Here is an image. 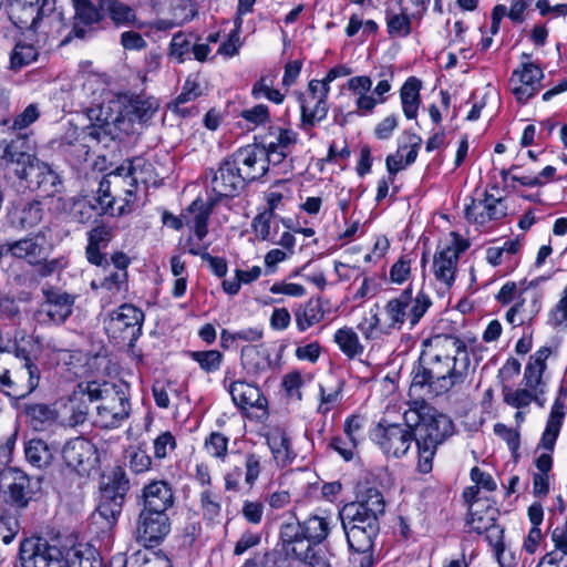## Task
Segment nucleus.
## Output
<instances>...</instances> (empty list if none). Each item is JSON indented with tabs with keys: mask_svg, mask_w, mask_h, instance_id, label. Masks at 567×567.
<instances>
[{
	"mask_svg": "<svg viewBox=\"0 0 567 567\" xmlns=\"http://www.w3.org/2000/svg\"><path fill=\"white\" fill-rule=\"evenodd\" d=\"M404 411V425L379 424L373 440L384 454L401 457L409 451L412 441L417 449L416 468L427 474L432 471L437 446L453 434L452 420L430 405L426 400L412 399Z\"/></svg>",
	"mask_w": 567,
	"mask_h": 567,
	"instance_id": "1",
	"label": "nucleus"
},
{
	"mask_svg": "<svg viewBox=\"0 0 567 567\" xmlns=\"http://www.w3.org/2000/svg\"><path fill=\"white\" fill-rule=\"evenodd\" d=\"M424 365L414 373L409 394L412 399L437 396L465 382L470 354L463 340L451 334H436L423 342Z\"/></svg>",
	"mask_w": 567,
	"mask_h": 567,
	"instance_id": "2",
	"label": "nucleus"
},
{
	"mask_svg": "<svg viewBox=\"0 0 567 567\" xmlns=\"http://www.w3.org/2000/svg\"><path fill=\"white\" fill-rule=\"evenodd\" d=\"M145 166H151V164L136 157L127 165L122 164L100 182L95 197V202L100 206V214L122 216L134 209L137 200V184Z\"/></svg>",
	"mask_w": 567,
	"mask_h": 567,
	"instance_id": "3",
	"label": "nucleus"
},
{
	"mask_svg": "<svg viewBox=\"0 0 567 567\" xmlns=\"http://www.w3.org/2000/svg\"><path fill=\"white\" fill-rule=\"evenodd\" d=\"M19 558L22 567H99L100 561L84 556L79 547H71L65 554L42 538L24 539L20 544Z\"/></svg>",
	"mask_w": 567,
	"mask_h": 567,
	"instance_id": "4",
	"label": "nucleus"
},
{
	"mask_svg": "<svg viewBox=\"0 0 567 567\" xmlns=\"http://www.w3.org/2000/svg\"><path fill=\"white\" fill-rule=\"evenodd\" d=\"M0 158L12 166L17 177H25V169L37 158L31 134L10 130L9 120L0 122Z\"/></svg>",
	"mask_w": 567,
	"mask_h": 567,
	"instance_id": "5",
	"label": "nucleus"
},
{
	"mask_svg": "<svg viewBox=\"0 0 567 567\" xmlns=\"http://www.w3.org/2000/svg\"><path fill=\"white\" fill-rule=\"evenodd\" d=\"M144 312L132 303H123L103 319L104 330L115 343L133 347L142 334Z\"/></svg>",
	"mask_w": 567,
	"mask_h": 567,
	"instance_id": "6",
	"label": "nucleus"
},
{
	"mask_svg": "<svg viewBox=\"0 0 567 567\" xmlns=\"http://www.w3.org/2000/svg\"><path fill=\"white\" fill-rule=\"evenodd\" d=\"M94 424L102 429L117 427L130 415L131 404L126 393L113 383H100Z\"/></svg>",
	"mask_w": 567,
	"mask_h": 567,
	"instance_id": "7",
	"label": "nucleus"
},
{
	"mask_svg": "<svg viewBox=\"0 0 567 567\" xmlns=\"http://www.w3.org/2000/svg\"><path fill=\"white\" fill-rule=\"evenodd\" d=\"M128 488V480L121 467H115L105 477L95 515L102 518L107 527L116 524Z\"/></svg>",
	"mask_w": 567,
	"mask_h": 567,
	"instance_id": "8",
	"label": "nucleus"
},
{
	"mask_svg": "<svg viewBox=\"0 0 567 567\" xmlns=\"http://www.w3.org/2000/svg\"><path fill=\"white\" fill-rule=\"evenodd\" d=\"M0 484L6 488L7 502L18 509L25 508L40 489L39 478L13 466L0 471Z\"/></svg>",
	"mask_w": 567,
	"mask_h": 567,
	"instance_id": "9",
	"label": "nucleus"
},
{
	"mask_svg": "<svg viewBox=\"0 0 567 567\" xmlns=\"http://www.w3.org/2000/svg\"><path fill=\"white\" fill-rule=\"evenodd\" d=\"M42 293L43 301L34 313L37 321L62 324L72 315L76 296L53 287L43 288Z\"/></svg>",
	"mask_w": 567,
	"mask_h": 567,
	"instance_id": "10",
	"label": "nucleus"
},
{
	"mask_svg": "<svg viewBox=\"0 0 567 567\" xmlns=\"http://www.w3.org/2000/svg\"><path fill=\"white\" fill-rule=\"evenodd\" d=\"M468 247L457 233L452 231L450 239L437 250L433 259V271L435 279L450 288L455 280V271L460 255Z\"/></svg>",
	"mask_w": 567,
	"mask_h": 567,
	"instance_id": "11",
	"label": "nucleus"
},
{
	"mask_svg": "<svg viewBox=\"0 0 567 567\" xmlns=\"http://www.w3.org/2000/svg\"><path fill=\"white\" fill-rule=\"evenodd\" d=\"M171 532L167 513L142 508L135 529V539L146 548L157 547Z\"/></svg>",
	"mask_w": 567,
	"mask_h": 567,
	"instance_id": "12",
	"label": "nucleus"
},
{
	"mask_svg": "<svg viewBox=\"0 0 567 567\" xmlns=\"http://www.w3.org/2000/svg\"><path fill=\"white\" fill-rule=\"evenodd\" d=\"M208 186L214 194V200L231 198L238 195L246 186L238 168L229 157L223 159L217 169L207 174Z\"/></svg>",
	"mask_w": 567,
	"mask_h": 567,
	"instance_id": "13",
	"label": "nucleus"
},
{
	"mask_svg": "<svg viewBox=\"0 0 567 567\" xmlns=\"http://www.w3.org/2000/svg\"><path fill=\"white\" fill-rule=\"evenodd\" d=\"M385 501L382 493L374 487L362 492L355 503L348 504L340 513V517L349 520L378 523L379 516L383 515Z\"/></svg>",
	"mask_w": 567,
	"mask_h": 567,
	"instance_id": "14",
	"label": "nucleus"
},
{
	"mask_svg": "<svg viewBox=\"0 0 567 567\" xmlns=\"http://www.w3.org/2000/svg\"><path fill=\"white\" fill-rule=\"evenodd\" d=\"M4 255L25 260L30 266L40 264L50 252V246L43 231H38L21 239L2 244Z\"/></svg>",
	"mask_w": 567,
	"mask_h": 567,
	"instance_id": "15",
	"label": "nucleus"
},
{
	"mask_svg": "<svg viewBox=\"0 0 567 567\" xmlns=\"http://www.w3.org/2000/svg\"><path fill=\"white\" fill-rule=\"evenodd\" d=\"M266 155L265 147L252 144L239 148L228 157L237 166L239 174L247 184L262 177L267 173Z\"/></svg>",
	"mask_w": 567,
	"mask_h": 567,
	"instance_id": "16",
	"label": "nucleus"
},
{
	"mask_svg": "<svg viewBox=\"0 0 567 567\" xmlns=\"http://www.w3.org/2000/svg\"><path fill=\"white\" fill-rule=\"evenodd\" d=\"M543 70L532 63L523 62L520 69L513 72L511 78L512 92L517 101L525 104L542 89Z\"/></svg>",
	"mask_w": 567,
	"mask_h": 567,
	"instance_id": "17",
	"label": "nucleus"
},
{
	"mask_svg": "<svg viewBox=\"0 0 567 567\" xmlns=\"http://www.w3.org/2000/svg\"><path fill=\"white\" fill-rule=\"evenodd\" d=\"M95 453L94 444L84 437H75L69 441L62 450L66 466L81 475L87 474L93 466Z\"/></svg>",
	"mask_w": 567,
	"mask_h": 567,
	"instance_id": "18",
	"label": "nucleus"
},
{
	"mask_svg": "<svg viewBox=\"0 0 567 567\" xmlns=\"http://www.w3.org/2000/svg\"><path fill=\"white\" fill-rule=\"evenodd\" d=\"M97 394H101L100 382H81L70 398L69 424L76 426L83 424L90 413V403L96 402Z\"/></svg>",
	"mask_w": 567,
	"mask_h": 567,
	"instance_id": "19",
	"label": "nucleus"
},
{
	"mask_svg": "<svg viewBox=\"0 0 567 567\" xmlns=\"http://www.w3.org/2000/svg\"><path fill=\"white\" fill-rule=\"evenodd\" d=\"M25 177H18L25 181L28 187L37 188L43 196H53L61 187L60 176L47 164L38 158L25 169Z\"/></svg>",
	"mask_w": 567,
	"mask_h": 567,
	"instance_id": "20",
	"label": "nucleus"
},
{
	"mask_svg": "<svg viewBox=\"0 0 567 567\" xmlns=\"http://www.w3.org/2000/svg\"><path fill=\"white\" fill-rule=\"evenodd\" d=\"M464 212L467 220L485 224L488 220H496L506 216V206L502 198H495L484 192L482 199L471 198V203L465 206Z\"/></svg>",
	"mask_w": 567,
	"mask_h": 567,
	"instance_id": "21",
	"label": "nucleus"
},
{
	"mask_svg": "<svg viewBox=\"0 0 567 567\" xmlns=\"http://www.w3.org/2000/svg\"><path fill=\"white\" fill-rule=\"evenodd\" d=\"M349 547L357 553H367L373 546L379 532V523L349 520L341 517Z\"/></svg>",
	"mask_w": 567,
	"mask_h": 567,
	"instance_id": "22",
	"label": "nucleus"
},
{
	"mask_svg": "<svg viewBox=\"0 0 567 567\" xmlns=\"http://www.w3.org/2000/svg\"><path fill=\"white\" fill-rule=\"evenodd\" d=\"M87 115L92 123L86 127V133L96 141H101L104 136L112 135L114 127L124 128L122 127L120 111L114 114L110 105L92 107L89 110Z\"/></svg>",
	"mask_w": 567,
	"mask_h": 567,
	"instance_id": "23",
	"label": "nucleus"
},
{
	"mask_svg": "<svg viewBox=\"0 0 567 567\" xmlns=\"http://www.w3.org/2000/svg\"><path fill=\"white\" fill-rule=\"evenodd\" d=\"M127 271H110L99 282L93 280L91 288L100 290L101 302L104 306L126 298L128 291Z\"/></svg>",
	"mask_w": 567,
	"mask_h": 567,
	"instance_id": "24",
	"label": "nucleus"
},
{
	"mask_svg": "<svg viewBox=\"0 0 567 567\" xmlns=\"http://www.w3.org/2000/svg\"><path fill=\"white\" fill-rule=\"evenodd\" d=\"M143 508L167 513L175 503L171 484L166 481H153L142 489Z\"/></svg>",
	"mask_w": 567,
	"mask_h": 567,
	"instance_id": "25",
	"label": "nucleus"
},
{
	"mask_svg": "<svg viewBox=\"0 0 567 567\" xmlns=\"http://www.w3.org/2000/svg\"><path fill=\"white\" fill-rule=\"evenodd\" d=\"M279 540L286 556L297 560L302 555L309 540L303 533L299 522L284 523L279 530Z\"/></svg>",
	"mask_w": 567,
	"mask_h": 567,
	"instance_id": "26",
	"label": "nucleus"
},
{
	"mask_svg": "<svg viewBox=\"0 0 567 567\" xmlns=\"http://www.w3.org/2000/svg\"><path fill=\"white\" fill-rule=\"evenodd\" d=\"M157 109L158 103L153 97L132 96L123 103V107L120 110L122 124H124L125 120L132 123H146L152 118Z\"/></svg>",
	"mask_w": 567,
	"mask_h": 567,
	"instance_id": "27",
	"label": "nucleus"
},
{
	"mask_svg": "<svg viewBox=\"0 0 567 567\" xmlns=\"http://www.w3.org/2000/svg\"><path fill=\"white\" fill-rule=\"evenodd\" d=\"M72 2L75 10L73 33L78 38H83L85 35V30L80 27V23L83 25H91L103 19L101 0H96V2L92 0H72Z\"/></svg>",
	"mask_w": 567,
	"mask_h": 567,
	"instance_id": "28",
	"label": "nucleus"
},
{
	"mask_svg": "<svg viewBox=\"0 0 567 567\" xmlns=\"http://www.w3.org/2000/svg\"><path fill=\"white\" fill-rule=\"evenodd\" d=\"M216 203L217 202L214 200L213 197L209 198L208 203L196 199L190 204L186 214L184 215L186 224L194 229L195 236L198 240L204 239L208 233V218Z\"/></svg>",
	"mask_w": 567,
	"mask_h": 567,
	"instance_id": "29",
	"label": "nucleus"
},
{
	"mask_svg": "<svg viewBox=\"0 0 567 567\" xmlns=\"http://www.w3.org/2000/svg\"><path fill=\"white\" fill-rule=\"evenodd\" d=\"M267 444L272 453L275 461L286 466L296 456L291 450L290 439L281 427L271 429L266 435Z\"/></svg>",
	"mask_w": 567,
	"mask_h": 567,
	"instance_id": "30",
	"label": "nucleus"
},
{
	"mask_svg": "<svg viewBox=\"0 0 567 567\" xmlns=\"http://www.w3.org/2000/svg\"><path fill=\"white\" fill-rule=\"evenodd\" d=\"M16 379H18V400L25 399L39 386L41 372L39 367L32 361L20 363L14 368Z\"/></svg>",
	"mask_w": 567,
	"mask_h": 567,
	"instance_id": "31",
	"label": "nucleus"
},
{
	"mask_svg": "<svg viewBox=\"0 0 567 567\" xmlns=\"http://www.w3.org/2000/svg\"><path fill=\"white\" fill-rule=\"evenodd\" d=\"M551 354V350L547 347H542L533 355L524 371L525 386L535 391L542 385L543 373L546 370V361Z\"/></svg>",
	"mask_w": 567,
	"mask_h": 567,
	"instance_id": "32",
	"label": "nucleus"
},
{
	"mask_svg": "<svg viewBox=\"0 0 567 567\" xmlns=\"http://www.w3.org/2000/svg\"><path fill=\"white\" fill-rule=\"evenodd\" d=\"M204 91L205 90L199 82L198 75H189L186 79L179 95L168 104L169 110L182 116H186L189 113V109L186 104L204 95Z\"/></svg>",
	"mask_w": 567,
	"mask_h": 567,
	"instance_id": "33",
	"label": "nucleus"
},
{
	"mask_svg": "<svg viewBox=\"0 0 567 567\" xmlns=\"http://www.w3.org/2000/svg\"><path fill=\"white\" fill-rule=\"evenodd\" d=\"M101 10L103 19L110 18L117 27L131 25L137 20L135 10L121 0H101Z\"/></svg>",
	"mask_w": 567,
	"mask_h": 567,
	"instance_id": "34",
	"label": "nucleus"
},
{
	"mask_svg": "<svg viewBox=\"0 0 567 567\" xmlns=\"http://www.w3.org/2000/svg\"><path fill=\"white\" fill-rule=\"evenodd\" d=\"M564 403L560 399H556L551 406L549 417L547 420L546 429L540 439L539 445L545 450L553 451L556 440L558 437L563 420H564Z\"/></svg>",
	"mask_w": 567,
	"mask_h": 567,
	"instance_id": "35",
	"label": "nucleus"
},
{
	"mask_svg": "<svg viewBox=\"0 0 567 567\" xmlns=\"http://www.w3.org/2000/svg\"><path fill=\"white\" fill-rule=\"evenodd\" d=\"M415 16L409 6L400 7V12L386 10L385 20L391 38H405L411 33V19Z\"/></svg>",
	"mask_w": 567,
	"mask_h": 567,
	"instance_id": "36",
	"label": "nucleus"
},
{
	"mask_svg": "<svg viewBox=\"0 0 567 567\" xmlns=\"http://www.w3.org/2000/svg\"><path fill=\"white\" fill-rule=\"evenodd\" d=\"M295 317L297 328L300 331H306L316 323H319L324 318V309L321 300L309 299L296 310Z\"/></svg>",
	"mask_w": 567,
	"mask_h": 567,
	"instance_id": "37",
	"label": "nucleus"
},
{
	"mask_svg": "<svg viewBox=\"0 0 567 567\" xmlns=\"http://www.w3.org/2000/svg\"><path fill=\"white\" fill-rule=\"evenodd\" d=\"M50 13L40 11V7L21 6L10 1V17L20 29H35L39 21Z\"/></svg>",
	"mask_w": 567,
	"mask_h": 567,
	"instance_id": "38",
	"label": "nucleus"
},
{
	"mask_svg": "<svg viewBox=\"0 0 567 567\" xmlns=\"http://www.w3.org/2000/svg\"><path fill=\"white\" fill-rule=\"evenodd\" d=\"M327 99L324 93L316 97V100L303 99V95H300L301 121L305 126H312L316 122L326 118L329 110Z\"/></svg>",
	"mask_w": 567,
	"mask_h": 567,
	"instance_id": "39",
	"label": "nucleus"
},
{
	"mask_svg": "<svg viewBox=\"0 0 567 567\" xmlns=\"http://www.w3.org/2000/svg\"><path fill=\"white\" fill-rule=\"evenodd\" d=\"M412 301L411 288L405 289L398 298L390 300L385 306V315L390 320V327L401 328L405 319H409L408 307Z\"/></svg>",
	"mask_w": 567,
	"mask_h": 567,
	"instance_id": "40",
	"label": "nucleus"
},
{
	"mask_svg": "<svg viewBox=\"0 0 567 567\" xmlns=\"http://www.w3.org/2000/svg\"><path fill=\"white\" fill-rule=\"evenodd\" d=\"M309 543H323L330 533V518L322 515H311L302 522H299Z\"/></svg>",
	"mask_w": 567,
	"mask_h": 567,
	"instance_id": "41",
	"label": "nucleus"
},
{
	"mask_svg": "<svg viewBox=\"0 0 567 567\" xmlns=\"http://www.w3.org/2000/svg\"><path fill=\"white\" fill-rule=\"evenodd\" d=\"M421 82L416 78L408 79L401 87V102L404 115L415 118L420 106Z\"/></svg>",
	"mask_w": 567,
	"mask_h": 567,
	"instance_id": "42",
	"label": "nucleus"
},
{
	"mask_svg": "<svg viewBox=\"0 0 567 567\" xmlns=\"http://www.w3.org/2000/svg\"><path fill=\"white\" fill-rule=\"evenodd\" d=\"M333 554L322 543H310L297 558L308 567H332Z\"/></svg>",
	"mask_w": 567,
	"mask_h": 567,
	"instance_id": "43",
	"label": "nucleus"
},
{
	"mask_svg": "<svg viewBox=\"0 0 567 567\" xmlns=\"http://www.w3.org/2000/svg\"><path fill=\"white\" fill-rule=\"evenodd\" d=\"M25 416L35 431H43L56 420V412L43 403L29 404L24 408Z\"/></svg>",
	"mask_w": 567,
	"mask_h": 567,
	"instance_id": "44",
	"label": "nucleus"
},
{
	"mask_svg": "<svg viewBox=\"0 0 567 567\" xmlns=\"http://www.w3.org/2000/svg\"><path fill=\"white\" fill-rule=\"evenodd\" d=\"M333 339L340 350L350 359L363 353V346L352 328L343 327L338 329Z\"/></svg>",
	"mask_w": 567,
	"mask_h": 567,
	"instance_id": "45",
	"label": "nucleus"
},
{
	"mask_svg": "<svg viewBox=\"0 0 567 567\" xmlns=\"http://www.w3.org/2000/svg\"><path fill=\"white\" fill-rule=\"evenodd\" d=\"M24 453L27 461L38 468L48 466L52 461V452L43 440H30Z\"/></svg>",
	"mask_w": 567,
	"mask_h": 567,
	"instance_id": "46",
	"label": "nucleus"
},
{
	"mask_svg": "<svg viewBox=\"0 0 567 567\" xmlns=\"http://www.w3.org/2000/svg\"><path fill=\"white\" fill-rule=\"evenodd\" d=\"M498 511L491 506L486 505L483 509H470L467 524L472 527L474 532L477 534L484 533V530L491 529L494 523H496Z\"/></svg>",
	"mask_w": 567,
	"mask_h": 567,
	"instance_id": "47",
	"label": "nucleus"
},
{
	"mask_svg": "<svg viewBox=\"0 0 567 567\" xmlns=\"http://www.w3.org/2000/svg\"><path fill=\"white\" fill-rule=\"evenodd\" d=\"M229 393L234 403L239 408L254 406L259 393L258 389L243 381L233 382Z\"/></svg>",
	"mask_w": 567,
	"mask_h": 567,
	"instance_id": "48",
	"label": "nucleus"
},
{
	"mask_svg": "<svg viewBox=\"0 0 567 567\" xmlns=\"http://www.w3.org/2000/svg\"><path fill=\"white\" fill-rule=\"evenodd\" d=\"M504 402L515 409L528 406L533 401L537 400L536 391L525 386L524 389L503 388Z\"/></svg>",
	"mask_w": 567,
	"mask_h": 567,
	"instance_id": "49",
	"label": "nucleus"
},
{
	"mask_svg": "<svg viewBox=\"0 0 567 567\" xmlns=\"http://www.w3.org/2000/svg\"><path fill=\"white\" fill-rule=\"evenodd\" d=\"M43 216V209L38 202L27 203L20 209L14 212V219L22 228H32L37 226Z\"/></svg>",
	"mask_w": 567,
	"mask_h": 567,
	"instance_id": "50",
	"label": "nucleus"
},
{
	"mask_svg": "<svg viewBox=\"0 0 567 567\" xmlns=\"http://www.w3.org/2000/svg\"><path fill=\"white\" fill-rule=\"evenodd\" d=\"M71 214L76 221L83 224L89 223L95 215H101L95 197L93 200L86 198L76 200L72 206Z\"/></svg>",
	"mask_w": 567,
	"mask_h": 567,
	"instance_id": "51",
	"label": "nucleus"
},
{
	"mask_svg": "<svg viewBox=\"0 0 567 567\" xmlns=\"http://www.w3.org/2000/svg\"><path fill=\"white\" fill-rule=\"evenodd\" d=\"M190 358L206 372H214L220 368L223 354L217 350L193 351Z\"/></svg>",
	"mask_w": 567,
	"mask_h": 567,
	"instance_id": "52",
	"label": "nucleus"
},
{
	"mask_svg": "<svg viewBox=\"0 0 567 567\" xmlns=\"http://www.w3.org/2000/svg\"><path fill=\"white\" fill-rule=\"evenodd\" d=\"M38 56V51L32 44L27 43H17L12 53H11V68L20 69L32 61H34Z\"/></svg>",
	"mask_w": 567,
	"mask_h": 567,
	"instance_id": "53",
	"label": "nucleus"
},
{
	"mask_svg": "<svg viewBox=\"0 0 567 567\" xmlns=\"http://www.w3.org/2000/svg\"><path fill=\"white\" fill-rule=\"evenodd\" d=\"M40 116L38 104H29L21 113H19L12 122L9 121V128L21 132L33 124Z\"/></svg>",
	"mask_w": 567,
	"mask_h": 567,
	"instance_id": "54",
	"label": "nucleus"
},
{
	"mask_svg": "<svg viewBox=\"0 0 567 567\" xmlns=\"http://www.w3.org/2000/svg\"><path fill=\"white\" fill-rule=\"evenodd\" d=\"M240 456L245 466V484L250 488L260 475L261 457L255 453L240 454Z\"/></svg>",
	"mask_w": 567,
	"mask_h": 567,
	"instance_id": "55",
	"label": "nucleus"
},
{
	"mask_svg": "<svg viewBox=\"0 0 567 567\" xmlns=\"http://www.w3.org/2000/svg\"><path fill=\"white\" fill-rule=\"evenodd\" d=\"M241 362L248 373L257 374L267 368V362L259 358L255 347H245L241 349Z\"/></svg>",
	"mask_w": 567,
	"mask_h": 567,
	"instance_id": "56",
	"label": "nucleus"
},
{
	"mask_svg": "<svg viewBox=\"0 0 567 567\" xmlns=\"http://www.w3.org/2000/svg\"><path fill=\"white\" fill-rule=\"evenodd\" d=\"M228 441L226 435L213 432L205 440V449L212 456L224 460L228 451Z\"/></svg>",
	"mask_w": 567,
	"mask_h": 567,
	"instance_id": "57",
	"label": "nucleus"
},
{
	"mask_svg": "<svg viewBox=\"0 0 567 567\" xmlns=\"http://www.w3.org/2000/svg\"><path fill=\"white\" fill-rule=\"evenodd\" d=\"M548 323L558 330L567 329V287L555 308L549 312Z\"/></svg>",
	"mask_w": 567,
	"mask_h": 567,
	"instance_id": "58",
	"label": "nucleus"
},
{
	"mask_svg": "<svg viewBox=\"0 0 567 567\" xmlns=\"http://www.w3.org/2000/svg\"><path fill=\"white\" fill-rule=\"evenodd\" d=\"M18 379L14 369H0V392L6 396L18 400Z\"/></svg>",
	"mask_w": 567,
	"mask_h": 567,
	"instance_id": "59",
	"label": "nucleus"
},
{
	"mask_svg": "<svg viewBox=\"0 0 567 567\" xmlns=\"http://www.w3.org/2000/svg\"><path fill=\"white\" fill-rule=\"evenodd\" d=\"M431 305L432 302L427 295L422 291L416 295L413 306L409 311V320L412 327L420 321Z\"/></svg>",
	"mask_w": 567,
	"mask_h": 567,
	"instance_id": "60",
	"label": "nucleus"
},
{
	"mask_svg": "<svg viewBox=\"0 0 567 567\" xmlns=\"http://www.w3.org/2000/svg\"><path fill=\"white\" fill-rule=\"evenodd\" d=\"M240 116L254 126L262 125L270 118L269 109L265 104H258L251 109L244 110Z\"/></svg>",
	"mask_w": 567,
	"mask_h": 567,
	"instance_id": "61",
	"label": "nucleus"
},
{
	"mask_svg": "<svg viewBox=\"0 0 567 567\" xmlns=\"http://www.w3.org/2000/svg\"><path fill=\"white\" fill-rule=\"evenodd\" d=\"M176 447L175 437L171 432H164L158 435L154 441V456L155 458H165L168 451H173Z\"/></svg>",
	"mask_w": 567,
	"mask_h": 567,
	"instance_id": "62",
	"label": "nucleus"
},
{
	"mask_svg": "<svg viewBox=\"0 0 567 567\" xmlns=\"http://www.w3.org/2000/svg\"><path fill=\"white\" fill-rule=\"evenodd\" d=\"M0 313L12 321L20 319L21 311L14 297L9 293H0Z\"/></svg>",
	"mask_w": 567,
	"mask_h": 567,
	"instance_id": "63",
	"label": "nucleus"
},
{
	"mask_svg": "<svg viewBox=\"0 0 567 567\" xmlns=\"http://www.w3.org/2000/svg\"><path fill=\"white\" fill-rule=\"evenodd\" d=\"M261 542V535L259 533H254L247 530L241 534L240 538L237 540L234 547V555L241 556L248 549L256 547Z\"/></svg>",
	"mask_w": 567,
	"mask_h": 567,
	"instance_id": "64",
	"label": "nucleus"
}]
</instances>
